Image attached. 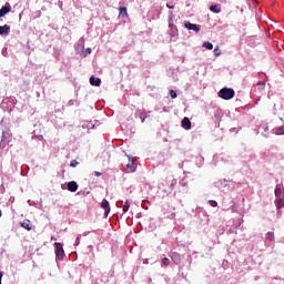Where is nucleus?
Segmentation results:
<instances>
[{
  "instance_id": "nucleus-46",
  "label": "nucleus",
  "mask_w": 284,
  "mask_h": 284,
  "mask_svg": "<svg viewBox=\"0 0 284 284\" xmlns=\"http://www.w3.org/2000/svg\"><path fill=\"white\" fill-rule=\"evenodd\" d=\"M239 130H241V128H239V129L233 128V129H231V132H239Z\"/></svg>"
},
{
  "instance_id": "nucleus-22",
  "label": "nucleus",
  "mask_w": 284,
  "mask_h": 284,
  "mask_svg": "<svg viewBox=\"0 0 284 284\" xmlns=\"http://www.w3.org/2000/svg\"><path fill=\"white\" fill-rule=\"evenodd\" d=\"M275 196H276V199H281V194H283V187H282V185L281 184H277L276 186H275Z\"/></svg>"
},
{
  "instance_id": "nucleus-27",
  "label": "nucleus",
  "mask_w": 284,
  "mask_h": 284,
  "mask_svg": "<svg viewBox=\"0 0 284 284\" xmlns=\"http://www.w3.org/2000/svg\"><path fill=\"white\" fill-rule=\"evenodd\" d=\"M174 11H169V19H168V21H169V26H172V24H174Z\"/></svg>"
},
{
  "instance_id": "nucleus-7",
  "label": "nucleus",
  "mask_w": 284,
  "mask_h": 284,
  "mask_svg": "<svg viewBox=\"0 0 284 284\" xmlns=\"http://www.w3.org/2000/svg\"><path fill=\"white\" fill-rule=\"evenodd\" d=\"M169 36L171 38V41H176V37H179V28L174 24L169 26Z\"/></svg>"
},
{
  "instance_id": "nucleus-41",
  "label": "nucleus",
  "mask_w": 284,
  "mask_h": 284,
  "mask_svg": "<svg viewBox=\"0 0 284 284\" xmlns=\"http://www.w3.org/2000/svg\"><path fill=\"white\" fill-rule=\"evenodd\" d=\"M84 52H85L84 54L85 57H88V54H92V48H87Z\"/></svg>"
},
{
  "instance_id": "nucleus-25",
  "label": "nucleus",
  "mask_w": 284,
  "mask_h": 284,
  "mask_svg": "<svg viewBox=\"0 0 284 284\" xmlns=\"http://www.w3.org/2000/svg\"><path fill=\"white\" fill-rule=\"evenodd\" d=\"M185 265H181L179 267V276H181L182 278H187V273L183 272Z\"/></svg>"
},
{
  "instance_id": "nucleus-44",
  "label": "nucleus",
  "mask_w": 284,
  "mask_h": 284,
  "mask_svg": "<svg viewBox=\"0 0 284 284\" xmlns=\"http://www.w3.org/2000/svg\"><path fill=\"white\" fill-rule=\"evenodd\" d=\"M74 103H77V100H69L68 105L72 106V105H74Z\"/></svg>"
},
{
  "instance_id": "nucleus-28",
  "label": "nucleus",
  "mask_w": 284,
  "mask_h": 284,
  "mask_svg": "<svg viewBox=\"0 0 284 284\" xmlns=\"http://www.w3.org/2000/svg\"><path fill=\"white\" fill-rule=\"evenodd\" d=\"M155 229H156V223L152 222V220H149V226H148L149 232H154Z\"/></svg>"
},
{
  "instance_id": "nucleus-15",
  "label": "nucleus",
  "mask_w": 284,
  "mask_h": 284,
  "mask_svg": "<svg viewBox=\"0 0 284 284\" xmlns=\"http://www.w3.org/2000/svg\"><path fill=\"white\" fill-rule=\"evenodd\" d=\"M67 190L69 192H77V190H79V184L77 183V181H70L67 183Z\"/></svg>"
},
{
  "instance_id": "nucleus-37",
  "label": "nucleus",
  "mask_w": 284,
  "mask_h": 284,
  "mask_svg": "<svg viewBox=\"0 0 284 284\" xmlns=\"http://www.w3.org/2000/svg\"><path fill=\"white\" fill-rule=\"evenodd\" d=\"M77 165H79V161L72 160V161L70 162V168H77Z\"/></svg>"
},
{
  "instance_id": "nucleus-38",
  "label": "nucleus",
  "mask_w": 284,
  "mask_h": 284,
  "mask_svg": "<svg viewBox=\"0 0 284 284\" xmlns=\"http://www.w3.org/2000/svg\"><path fill=\"white\" fill-rule=\"evenodd\" d=\"M189 258V265L186 266V270H191L192 267V256L187 255Z\"/></svg>"
},
{
  "instance_id": "nucleus-2",
  "label": "nucleus",
  "mask_w": 284,
  "mask_h": 284,
  "mask_svg": "<svg viewBox=\"0 0 284 284\" xmlns=\"http://www.w3.org/2000/svg\"><path fill=\"white\" fill-rule=\"evenodd\" d=\"M257 134H261L264 139H270V124L262 122L257 128Z\"/></svg>"
},
{
  "instance_id": "nucleus-26",
  "label": "nucleus",
  "mask_w": 284,
  "mask_h": 284,
  "mask_svg": "<svg viewBox=\"0 0 284 284\" xmlns=\"http://www.w3.org/2000/svg\"><path fill=\"white\" fill-rule=\"evenodd\" d=\"M170 263H171L170 258L163 257L161 260V267H168V266H170Z\"/></svg>"
},
{
  "instance_id": "nucleus-32",
  "label": "nucleus",
  "mask_w": 284,
  "mask_h": 284,
  "mask_svg": "<svg viewBox=\"0 0 284 284\" xmlns=\"http://www.w3.org/2000/svg\"><path fill=\"white\" fill-rule=\"evenodd\" d=\"M176 187V180H172L169 186V192H172Z\"/></svg>"
},
{
  "instance_id": "nucleus-8",
  "label": "nucleus",
  "mask_w": 284,
  "mask_h": 284,
  "mask_svg": "<svg viewBox=\"0 0 284 284\" xmlns=\"http://www.w3.org/2000/svg\"><path fill=\"white\" fill-rule=\"evenodd\" d=\"M11 10H12V6H10V2H6V4L2 6L0 9V19H3V17H6V14H9V12H11Z\"/></svg>"
},
{
  "instance_id": "nucleus-23",
  "label": "nucleus",
  "mask_w": 284,
  "mask_h": 284,
  "mask_svg": "<svg viewBox=\"0 0 284 284\" xmlns=\"http://www.w3.org/2000/svg\"><path fill=\"white\" fill-rule=\"evenodd\" d=\"M275 205H276L277 210H282V207H284V200H283V197L275 199Z\"/></svg>"
},
{
  "instance_id": "nucleus-14",
  "label": "nucleus",
  "mask_w": 284,
  "mask_h": 284,
  "mask_svg": "<svg viewBox=\"0 0 284 284\" xmlns=\"http://www.w3.org/2000/svg\"><path fill=\"white\" fill-rule=\"evenodd\" d=\"M181 125L183 130H192V121H190V118L187 116L182 119Z\"/></svg>"
},
{
  "instance_id": "nucleus-11",
  "label": "nucleus",
  "mask_w": 284,
  "mask_h": 284,
  "mask_svg": "<svg viewBox=\"0 0 284 284\" xmlns=\"http://www.w3.org/2000/svg\"><path fill=\"white\" fill-rule=\"evenodd\" d=\"M169 256L171 261H173L174 265H181V253L170 252Z\"/></svg>"
},
{
  "instance_id": "nucleus-40",
  "label": "nucleus",
  "mask_w": 284,
  "mask_h": 284,
  "mask_svg": "<svg viewBox=\"0 0 284 284\" xmlns=\"http://www.w3.org/2000/svg\"><path fill=\"white\" fill-rule=\"evenodd\" d=\"M32 139H37L38 141H43V135H33Z\"/></svg>"
},
{
  "instance_id": "nucleus-51",
  "label": "nucleus",
  "mask_w": 284,
  "mask_h": 284,
  "mask_svg": "<svg viewBox=\"0 0 284 284\" xmlns=\"http://www.w3.org/2000/svg\"><path fill=\"white\" fill-rule=\"evenodd\" d=\"M258 101H261V95L257 97Z\"/></svg>"
},
{
  "instance_id": "nucleus-21",
  "label": "nucleus",
  "mask_w": 284,
  "mask_h": 284,
  "mask_svg": "<svg viewBox=\"0 0 284 284\" xmlns=\"http://www.w3.org/2000/svg\"><path fill=\"white\" fill-rule=\"evenodd\" d=\"M227 180H219L217 182H215V187H227Z\"/></svg>"
},
{
  "instance_id": "nucleus-5",
  "label": "nucleus",
  "mask_w": 284,
  "mask_h": 284,
  "mask_svg": "<svg viewBox=\"0 0 284 284\" xmlns=\"http://www.w3.org/2000/svg\"><path fill=\"white\" fill-rule=\"evenodd\" d=\"M100 206L102 210H104V217L108 219L110 216L111 207H110V201L106 199H103L102 202L100 203Z\"/></svg>"
},
{
  "instance_id": "nucleus-30",
  "label": "nucleus",
  "mask_w": 284,
  "mask_h": 284,
  "mask_svg": "<svg viewBox=\"0 0 284 284\" xmlns=\"http://www.w3.org/2000/svg\"><path fill=\"white\" fill-rule=\"evenodd\" d=\"M128 17V8L120 7V17Z\"/></svg>"
},
{
  "instance_id": "nucleus-43",
  "label": "nucleus",
  "mask_w": 284,
  "mask_h": 284,
  "mask_svg": "<svg viewBox=\"0 0 284 284\" xmlns=\"http://www.w3.org/2000/svg\"><path fill=\"white\" fill-rule=\"evenodd\" d=\"M166 8H168L169 10H174V4L168 2V3H166Z\"/></svg>"
},
{
  "instance_id": "nucleus-35",
  "label": "nucleus",
  "mask_w": 284,
  "mask_h": 284,
  "mask_svg": "<svg viewBox=\"0 0 284 284\" xmlns=\"http://www.w3.org/2000/svg\"><path fill=\"white\" fill-rule=\"evenodd\" d=\"M169 94L171 99H176V97H179V93H176V90H170Z\"/></svg>"
},
{
  "instance_id": "nucleus-34",
  "label": "nucleus",
  "mask_w": 284,
  "mask_h": 284,
  "mask_svg": "<svg viewBox=\"0 0 284 284\" xmlns=\"http://www.w3.org/2000/svg\"><path fill=\"white\" fill-rule=\"evenodd\" d=\"M266 240L271 241V242L274 241V232H267L266 233Z\"/></svg>"
},
{
  "instance_id": "nucleus-49",
  "label": "nucleus",
  "mask_w": 284,
  "mask_h": 284,
  "mask_svg": "<svg viewBox=\"0 0 284 284\" xmlns=\"http://www.w3.org/2000/svg\"><path fill=\"white\" fill-rule=\"evenodd\" d=\"M1 216H3V212H1V209H0V219H1Z\"/></svg>"
},
{
  "instance_id": "nucleus-48",
  "label": "nucleus",
  "mask_w": 284,
  "mask_h": 284,
  "mask_svg": "<svg viewBox=\"0 0 284 284\" xmlns=\"http://www.w3.org/2000/svg\"><path fill=\"white\" fill-rule=\"evenodd\" d=\"M3 280V271H0V283Z\"/></svg>"
},
{
  "instance_id": "nucleus-9",
  "label": "nucleus",
  "mask_w": 284,
  "mask_h": 284,
  "mask_svg": "<svg viewBox=\"0 0 284 284\" xmlns=\"http://www.w3.org/2000/svg\"><path fill=\"white\" fill-rule=\"evenodd\" d=\"M129 159V163L125 166V170L129 172H136V164H134V158L132 155H126Z\"/></svg>"
},
{
  "instance_id": "nucleus-17",
  "label": "nucleus",
  "mask_w": 284,
  "mask_h": 284,
  "mask_svg": "<svg viewBox=\"0 0 284 284\" xmlns=\"http://www.w3.org/2000/svg\"><path fill=\"white\" fill-rule=\"evenodd\" d=\"M81 128L82 130H94V123L90 121H83Z\"/></svg>"
},
{
  "instance_id": "nucleus-47",
  "label": "nucleus",
  "mask_w": 284,
  "mask_h": 284,
  "mask_svg": "<svg viewBox=\"0 0 284 284\" xmlns=\"http://www.w3.org/2000/svg\"><path fill=\"white\" fill-rule=\"evenodd\" d=\"M94 175H95V176H101V175H102V173H101V172H99V171H95V172H94Z\"/></svg>"
},
{
  "instance_id": "nucleus-10",
  "label": "nucleus",
  "mask_w": 284,
  "mask_h": 284,
  "mask_svg": "<svg viewBox=\"0 0 284 284\" xmlns=\"http://www.w3.org/2000/svg\"><path fill=\"white\" fill-rule=\"evenodd\" d=\"M135 118L141 120V123H145L148 119V112L145 110L138 109L135 111Z\"/></svg>"
},
{
  "instance_id": "nucleus-24",
  "label": "nucleus",
  "mask_w": 284,
  "mask_h": 284,
  "mask_svg": "<svg viewBox=\"0 0 284 284\" xmlns=\"http://www.w3.org/2000/svg\"><path fill=\"white\" fill-rule=\"evenodd\" d=\"M202 48H206V50H214V44L210 41H205L203 42Z\"/></svg>"
},
{
  "instance_id": "nucleus-39",
  "label": "nucleus",
  "mask_w": 284,
  "mask_h": 284,
  "mask_svg": "<svg viewBox=\"0 0 284 284\" xmlns=\"http://www.w3.org/2000/svg\"><path fill=\"white\" fill-rule=\"evenodd\" d=\"M81 244V235H79L77 239H75V242H74V245L78 246Z\"/></svg>"
},
{
  "instance_id": "nucleus-33",
  "label": "nucleus",
  "mask_w": 284,
  "mask_h": 284,
  "mask_svg": "<svg viewBox=\"0 0 284 284\" xmlns=\"http://www.w3.org/2000/svg\"><path fill=\"white\" fill-rule=\"evenodd\" d=\"M213 54H214L215 57H221V49L219 48V45H216V47L214 48Z\"/></svg>"
},
{
  "instance_id": "nucleus-18",
  "label": "nucleus",
  "mask_w": 284,
  "mask_h": 284,
  "mask_svg": "<svg viewBox=\"0 0 284 284\" xmlns=\"http://www.w3.org/2000/svg\"><path fill=\"white\" fill-rule=\"evenodd\" d=\"M272 133H273V134H276V136H283V135H284V125L274 128V129L272 130Z\"/></svg>"
},
{
  "instance_id": "nucleus-6",
  "label": "nucleus",
  "mask_w": 284,
  "mask_h": 284,
  "mask_svg": "<svg viewBox=\"0 0 284 284\" xmlns=\"http://www.w3.org/2000/svg\"><path fill=\"white\" fill-rule=\"evenodd\" d=\"M265 90V81H258L257 84L252 89L251 95L256 97V92H263Z\"/></svg>"
},
{
  "instance_id": "nucleus-4",
  "label": "nucleus",
  "mask_w": 284,
  "mask_h": 284,
  "mask_svg": "<svg viewBox=\"0 0 284 284\" xmlns=\"http://www.w3.org/2000/svg\"><path fill=\"white\" fill-rule=\"evenodd\" d=\"M54 247H55V257L58 258V261H63V258H65V251L63 250V243L55 242Z\"/></svg>"
},
{
  "instance_id": "nucleus-50",
  "label": "nucleus",
  "mask_w": 284,
  "mask_h": 284,
  "mask_svg": "<svg viewBox=\"0 0 284 284\" xmlns=\"http://www.w3.org/2000/svg\"><path fill=\"white\" fill-rule=\"evenodd\" d=\"M142 207H143L144 210H148V206H145V205H143V204H142Z\"/></svg>"
},
{
  "instance_id": "nucleus-12",
  "label": "nucleus",
  "mask_w": 284,
  "mask_h": 284,
  "mask_svg": "<svg viewBox=\"0 0 284 284\" xmlns=\"http://www.w3.org/2000/svg\"><path fill=\"white\" fill-rule=\"evenodd\" d=\"M184 28H186V30H193V32H201V27L190 21L184 22Z\"/></svg>"
},
{
  "instance_id": "nucleus-1",
  "label": "nucleus",
  "mask_w": 284,
  "mask_h": 284,
  "mask_svg": "<svg viewBox=\"0 0 284 284\" xmlns=\"http://www.w3.org/2000/svg\"><path fill=\"white\" fill-rule=\"evenodd\" d=\"M217 95L224 101H231L233 97H236V92L232 88L224 87L217 92Z\"/></svg>"
},
{
  "instance_id": "nucleus-13",
  "label": "nucleus",
  "mask_w": 284,
  "mask_h": 284,
  "mask_svg": "<svg viewBox=\"0 0 284 284\" xmlns=\"http://www.w3.org/2000/svg\"><path fill=\"white\" fill-rule=\"evenodd\" d=\"M90 85L93 88H101V78H97L94 75H91L89 79Z\"/></svg>"
},
{
  "instance_id": "nucleus-45",
  "label": "nucleus",
  "mask_w": 284,
  "mask_h": 284,
  "mask_svg": "<svg viewBox=\"0 0 284 284\" xmlns=\"http://www.w3.org/2000/svg\"><path fill=\"white\" fill-rule=\"evenodd\" d=\"M28 204L29 205H37V202L32 201V200H28Z\"/></svg>"
},
{
  "instance_id": "nucleus-29",
  "label": "nucleus",
  "mask_w": 284,
  "mask_h": 284,
  "mask_svg": "<svg viewBox=\"0 0 284 284\" xmlns=\"http://www.w3.org/2000/svg\"><path fill=\"white\" fill-rule=\"evenodd\" d=\"M20 225L24 230H28V232H30L32 230V226H30V222H22Z\"/></svg>"
},
{
  "instance_id": "nucleus-20",
  "label": "nucleus",
  "mask_w": 284,
  "mask_h": 284,
  "mask_svg": "<svg viewBox=\"0 0 284 284\" xmlns=\"http://www.w3.org/2000/svg\"><path fill=\"white\" fill-rule=\"evenodd\" d=\"M210 11L214 12V14H219V13H221V6H219V4H211L210 6Z\"/></svg>"
},
{
  "instance_id": "nucleus-16",
  "label": "nucleus",
  "mask_w": 284,
  "mask_h": 284,
  "mask_svg": "<svg viewBox=\"0 0 284 284\" xmlns=\"http://www.w3.org/2000/svg\"><path fill=\"white\" fill-rule=\"evenodd\" d=\"M118 205H122L123 214H125L130 210V200H126L124 204L123 201L120 200L118 201Z\"/></svg>"
},
{
  "instance_id": "nucleus-19",
  "label": "nucleus",
  "mask_w": 284,
  "mask_h": 284,
  "mask_svg": "<svg viewBox=\"0 0 284 284\" xmlns=\"http://www.w3.org/2000/svg\"><path fill=\"white\" fill-rule=\"evenodd\" d=\"M10 33V26L9 24H4V26H0V37H3L6 34Z\"/></svg>"
},
{
  "instance_id": "nucleus-42",
  "label": "nucleus",
  "mask_w": 284,
  "mask_h": 284,
  "mask_svg": "<svg viewBox=\"0 0 284 284\" xmlns=\"http://www.w3.org/2000/svg\"><path fill=\"white\" fill-rule=\"evenodd\" d=\"M2 57H8V48L2 49Z\"/></svg>"
},
{
  "instance_id": "nucleus-36",
  "label": "nucleus",
  "mask_w": 284,
  "mask_h": 284,
  "mask_svg": "<svg viewBox=\"0 0 284 284\" xmlns=\"http://www.w3.org/2000/svg\"><path fill=\"white\" fill-rule=\"evenodd\" d=\"M209 205H211V207H219V202H216V200H210Z\"/></svg>"
},
{
  "instance_id": "nucleus-3",
  "label": "nucleus",
  "mask_w": 284,
  "mask_h": 284,
  "mask_svg": "<svg viewBox=\"0 0 284 284\" xmlns=\"http://www.w3.org/2000/svg\"><path fill=\"white\" fill-rule=\"evenodd\" d=\"M10 141H12V135L10 134V131H2V136L0 140V150H3L7 145H9Z\"/></svg>"
},
{
  "instance_id": "nucleus-52",
  "label": "nucleus",
  "mask_w": 284,
  "mask_h": 284,
  "mask_svg": "<svg viewBox=\"0 0 284 284\" xmlns=\"http://www.w3.org/2000/svg\"><path fill=\"white\" fill-rule=\"evenodd\" d=\"M0 284H2V283L0 282Z\"/></svg>"
},
{
  "instance_id": "nucleus-31",
  "label": "nucleus",
  "mask_w": 284,
  "mask_h": 284,
  "mask_svg": "<svg viewBox=\"0 0 284 284\" xmlns=\"http://www.w3.org/2000/svg\"><path fill=\"white\" fill-rule=\"evenodd\" d=\"M180 185H182V187H187V178L184 176L180 180Z\"/></svg>"
}]
</instances>
